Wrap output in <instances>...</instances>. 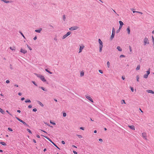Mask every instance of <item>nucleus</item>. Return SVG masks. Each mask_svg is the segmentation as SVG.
<instances>
[{
  "label": "nucleus",
  "mask_w": 154,
  "mask_h": 154,
  "mask_svg": "<svg viewBox=\"0 0 154 154\" xmlns=\"http://www.w3.org/2000/svg\"><path fill=\"white\" fill-rule=\"evenodd\" d=\"M35 74L38 78L40 79L43 82H46V80L44 76L42 75L38 74L37 73H35Z\"/></svg>",
  "instance_id": "obj_1"
},
{
  "label": "nucleus",
  "mask_w": 154,
  "mask_h": 154,
  "mask_svg": "<svg viewBox=\"0 0 154 154\" xmlns=\"http://www.w3.org/2000/svg\"><path fill=\"white\" fill-rule=\"evenodd\" d=\"M98 42L99 44V52H101L102 51V49L103 47V42L100 39H98Z\"/></svg>",
  "instance_id": "obj_2"
},
{
  "label": "nucleus",
  "mask_w": 154,
  "mask_h": 154,
  "mask_svg": "<svg viewBox=\"0 0 154 154\" xmlns=\"http://www.w3.org/2000/svg\"><path fill=\"white\" fill-rule=\"evenodd\" d=\"M119 23L120 24V26L119 29L117 31V33H118L122 28V26L123 25V23L121 21H119Z\"/></svg>",
  "instance_id": "obj_3"
},
{
  "label": "nucleus",
  "mask_w": 154,
  "mask_h": 154,
  "mask_svg": "<svg viewBox=\"0 0 154 154\" xmlns=\"http://www.w3.org/2000/svg\"><path fill=\"white\" fill-rule=\"evenodd\" d=\"M41 136L45 137V138H46L48 140H49L50 142H51L54 146H57V145L51 140L50 138L46 136H44L43 135H41Z\"/></svg>",
  "instance_id": "obj_4"
},
{
  "label": "nucleus",
  "mask_w": 154,
  "mask_h": 154,
  "mask_svg": "<svg viewBox=\"0 0 154 154\" xmlns=\"http://www.w3.org/2000/svg\"><path fill=\"white\" fill-rule=\"evenodd\" d=\"M144 45H146V44H149V42L148 38L145 37L144 39Z\"/></svg>",
  "instance_id": "obj_5"
},
{
  "label": "nucleus",
  "mask_w": 154,
  "mask_h": 154,
  "mask_svg": "<svg viewBox=\"0 0 154 154\" xmlns=\"http://www.w3.org/2000/svg\"><path fill=\"white\" fill-rule=\"evenodd\" d=\"M150 73V69H149L148 71H146V73L145 74L144 76L143 77L145 79L148 78L149 75Z\"/></svg>",
  "instance_id": "obj_6"
},
{
  "label": "nucleus",
  "mask_w": 154,
  "mask_h": 154,
  "mask_svg": "<svg viewBox=\"0 0 154 154\" xmlns=\"http://www.w3.org/2000/svg\"><path fill=\"white\" fill-rule=\"evenodd\" d=\"M71 34V32H68L66 34L63 35L62 37V39H65L66 37H67L69 35Z\"/></svg>",
  "instance_id": "obj_7"
},
{
  "label": "nucleus",
  "mask_w": 154,
  "mask_h": 154,
  "mask_svg": "<svg viewBox=\"0 0 154 154\" xmlns=\"http://www.w3.org/2000/svg\"><path fill=\"white\" fill-rule=\"evenodd\" d=\"M79 28V27L77 26H72L69 28V29L70 30H74L78 29Z\"/></svg>",
  "instance_id": "obj_8"
},
{
  "label": "nucleus",
  "mask_w": 154,
  "mask_h": 154,
  "mask_svg": "<svg viewBox=\"0 0 154 154\" xmlns=\"http://www.w3.org/2000/svg\"><path fill=\"white\" fill-rule=\"evenodd\" d=\"M85 48V46L82 44L80 45V48L79 49V53H81L82 51V50Z\"/></svg>",
  "instance_id": "obj_9"
},
{
  "label": "nucleus",
  "mask_w": 154,
  "mask_h": 154,
  "mask_svg": "<svg viewBox=\"0 0 154 154\" xmlns=\"http://www.w3.org/2000/svg\"><path fill=\"white\" fill-rule=\"evenodd\" d=\"M85 97L87 99L89 100L91 102H93V99L90 97L89 96H88L87 95H85Z\"/></svg>",
  "instance_id": "obj_10"
},
{
  "label": "nucleus",
  "mask_w": 154,
  "mask_h": 154,
  "mask_svg": "<svg viewBox=\"0 0 154 154\" xmlns=\"http://www.w3.org/2000/svg\"><path fill=\"white\" fill-rule=\"evenodd\" d=\"M142 136L143 137L145 140H147L146 135V133L143 132V133H142Z\"/></svg>",
  "instance_id": "obj_11"
},
{
  "label": "nucleus",
  "mask_w": 154,
  "mask_h": 154,
  "mask_svg": "<svg viewBox=\"0 0 154 154\" xmlns=\"http://www.w3.org/2000/svg\"><path fill=\"white\" fill-rule=\"evenodd\" d=\"M20 52L23 53L24 54H25L26 53V52H27V51L25 49H23L21 48L20 50Z\"/></svg>",
  "instance_id": "obj_12"
},
{
  "label": "nucleus",
  "mask_w": 154,
  "mask_h": 154,
  "mask_svg": "<svg viewBox=\"0 0 154 154\" xmlns=\"http://www.w3.org/2000/svg\"><path fill=\"white\" fill-rule=\"evenodd\" d=\"M127 33L128 34H130V27L129 26H128L127 28Z\"/></svg>",
  "instance_id": "obj_13"
},
{
  "label": "nucleus",
  "mask_w": 154,
  "mask_h": 154,
  "mask_svg": "<svg viewBox=\"0 0 154 154\" xmlns=\"http://www.w3.org/2000/svg\"><path fill=\"white\" fill-rule=\"evenodd\" d=\"M146 92L148 93H151L152 94H154V92L153 91L151 90H146Z\"/></svg>",
  "instance_id": "obj_14"
},
{
  "label": "nucleus",
  "mask_w": 154,
  "mask_h": 154,
  "mask_svg": "<svg viewBox=\"0 0 154 154\" xmlns=\"http://www.w3.org/2000/svg\"><path fill=\"white\" fill-rule=\"evenodd\" d=\"M128 127L132 130H135V127L134 125H128Z\"/></svg>",
  "instance_id": "obj_15"
},
{
  "label": "nucleus",
  "mask_w": 154,
  "mask_h": 154,
  "mask_svg": "<svg viewBox=\"0 0 154 154\" xmlns=\"http://www.w3.org/2000/svg\"><path fill=\"white\" fill-rule=\"evenodd\" d=\"M1 1L4 2L5 3H9L10 2H12V1H7V0H1Z\"/></svg>",
  "instance_id": "obj_16"
},
{
  "label": "nucleus",
  "mask_w": 154,
  "mask_h": 154,
  "mask_svg": "<svg viewBox=\"0 0 154 154\" xmlns=\"http://www.w3.org/2000/svg\"><path fill=\"white\" fill-rule=\"evenodd\" d=\"M42 30V28H40L39 29L35 30V31L37 32L40 33L41 32V31Z\"/></svg>",
  "instance_id": "obj_17"
},
{
  "label": "nucleus",
  "mask_w": 154,
  "mask_h": 154,
  "mask_svg": "<svg viewBox=\"0 0 154 154\" xmlns=\"http://www.w3.org/2000/svg\"><path fill=\"white\" fill-rule=\"evenodd\" d=\"M115 35V33H113V32H112V35L110 37V39L111 40H112L113 39V38H114Z\"/></svg>",
  "instance_id": "obj_18"
},
{
  "label": "nucleus",
  "mask_w": 154,
  "mask_h": 154,
  "mask_svg": "<svg viewBox=\"0 0 154 154\" xmlns=\"http://www.w3.org/2000/svg\"><path fill=\"white\" fill-rule=\"evenodd\" d=\"M0 112L3 114H5V112L1 108H0Z\"/></svg>",
  "instance_id": "obj_19"
},
{
  "label": "nucleus",
  "mask_w": 154,
  "mask_h": 154,
  "mask_svg": "<svg viewBox=\"0 0 154 154\" xmlns=\"http://www.w3.org/2000/svg\"><path fill=\"white\" fill-rule=\"evenodd\" d=\"M39 88H40L42 89L44 91H47V89H45V88H44V87H39Z\"/></svg>",
  "instance_id": "obj_20"
},
{
  "label": "nucleus",
  "mask_w": 154,
  "mask_h": 154,
  "mask_svg": "<svg viewBox=\"0 0 154 154\" xmlns=\"http://www.w3.org/2000/svg\"><path fill=\"white\" fill-rule=\"evenodd\" d=\"M117 49L120 51H122V49L119 46H117Z\"/></svg>",
  "instance_id": "obj_21"
},
{
  "label": "nucleus",
  "mask_w": 154,
  "mask_h": 154,
  "mask_svg": "<svg viewBox=\"0 0 154 154\" xmlns=\"http://www.w3.org/2000/svg\"><path fill=\"white\" fill-rule=\"evenodd\" d=\"M45 70L47 72H48V73H49L50 74H52V72H50L49 70H48V69H45Z\"/></svg>",
  "instance_id": "obj_22"
},
{
  "label": "nucleus",
  "mask_w": 154,
  "mask_h": 154,
  "mask_svg": "<svg viewBox=\"0 0 154 154\" xmlns=\"http://www.w3.org/2000/svg\"><path fill=\"white\" fill-rule=\"evenodd\" d=\"M38 103L42 107H43L44 106V105L40 101H38Z\"/></svg>",
  "instance_id": "obj_23"
},
{
  "label": "nucleus",
  "mask_w": 154,
  "mask_h": 154,
  "mask_svg": "<svg viewBox=\"0 0 154 154\" xmlns=\"http://www.w3.org/2000/svg\"><path fill=\"white\" fill-rule=\"evenodd\" d=\"M0 143L3 146H6V144L5 143L3 142H0Z\"/></svg>",
  "instance_id": "obj_24"
},
{
  "label": "nucleus",
  "mask_w": 154,
  "mask_h": 154,
  "mask_svg": "<svg viewBox=\"0 0 154 154\" xmlns=\"http://www.w3.org/2000/svg\"><path fill=\"white\" fill-rule=\"evenodd\" d=\"M84 72L83 71L81 72L80 73V76L81 77L83 76L84 75Z\"/></svg>",
  "instance_id": "obj_25"
},
{
  "label": "nucleus",
  "mask_w": 154,
  "mask_h": 154,
  "mask_svg": "<svg viewBox=\"0 0 154 154\" xmlns=\"http://www.w3.org/2000/svg\"><path fill=\"white\" fill-rule=\"evenodd\" d=\"M107 67L108 68H109L110 67V63L109 61H107Z\"/></svg>",
  "instance_id": "obj_26"
},
{
  "label": "nucleus",
  "mask_w": 154,
  "mask_h": 154,
  "mask_svg": "<svg viewBox=\"0 0 154 154\" xmlns=\"http://www.w3.org/2000/svg\"><path fill=\"white\" fill-rule=\"evenodd\" d=\"M17 119L21 122H23V121L17 117H16Z\"/></svg>",
  "instance_id": "obj_27"
},
{
  "label": "nucleus",
  "mask_w": 154,
  "mask_h": 154,
  "mask_svg": "<svg viewBox=\"0 0 154 154\" xmlns=\"http://www.w3.org/2000/svg\"><path fill=\"white\" fill-rule=\"evenodd\" d=\"M22 122L24 125H26V126H28V127H29V126L27 124L24 122L23 121V122Z\"/></svg>",
  "instance_id": "obj_28"
},
{
  "label": "nucleus",
  "mask_w": 154,
  "mask_h": 154,
  "mask_svg": "<svg viewBox=\"0 0 154 154\" xmlns=\"http://www.w3.org/2000/svg\"><path fill=\"white\" fill-rule=\"evenodd\" d=\"M136 79H137V81L138 82L139 81V77L138 75H137L136 76Z\"/></svg>",
  "instance_id": "obj_29"
},
{
  "label": "nucleus",
  "mask_w": 154,
  "mask_h": 154,
  "mask_svg": "<svg viewBox=\"0 0 154 154\" xmlns=\"http://www.w3.org/2000/svg\"><path fill=\"white\" fill-rule=\"evenodd\" d=\"M140 69V66L139 65H138L136 68V70H139Z\"/></svg>",
  "instance_id": "obj_30"
},
{
  "label": "nucleus",
  "mask_w": 154,
  "mask_h": 154,
  "mask_svg": "<svg viewBox=\"0 0 154 154\" xmlns=\"http://www.w3.org/2000/svg\"><path fill=\"white\" fill-rule=\"evenodd\" d=\"M26 103H30L31 100H26L25 101Z\"/></svg>",
  "instance_id": "obj_31"
},
{
  "label": "nucleus",
  "mask_w": 154,
  "mask_h": 154,
  "mask_svg": "<svg viewBox=\"0 0 154 154\" xmlns=\"http://www.w3.org/2000/svg\"><path fill=\"white\" fill-rule=\"evenodd\" d=\"M66 18L65 15H64L63 16V19L64 21H65Z\"/></svg>",
  "instance_id": "obj_32"
},
{
  "label": "nucleus",
  "mask_w": 154,
  "mask_h": 154,
  "mask_svg": "<svg viewBox=\"0 0 154 154\" xmlns=\"http://www.w3.org/2000/svg\"><path fill=\"white\" fill-rule=\"evenodd\" d=\"M50 123H51V124H52L53 125H56V123L54 122H52L51 121H50Z\"/></svg>",
  "instance_id": "obj_33"
},
{
  "label": "nucleus",
  "mask_w": 154,
  "mask_h": 154,
  "mask_svg": "<svg viewBox=\"0 0 154 154\" xmlns=\"http://www.w3.org/2000/svg\"><path fill=\"white\" fill-rule=\"evenodd\" d=\"M26 130L29 133H31V134L32 133V132L29 129L27 128V129Z\"/></svg>",
  "instance_id": "obj_34"
},
{
  "label": "nucleus",
  "mask_w": 154,
  "mask_h": 154,
  "mask_svg": "<svg viewBox=\"0 0 154 154\" xmlns=\"http://www.w3.org/2000/svg\"><path fill=\"white\" fill-rule=\"evenodd\" d=\"M32 82L36 86H37V84L35 83V82L34 81H32Z\"/></svg>",
  "instance_id": "obj_35"
},
{
  "label": "nucleus",
  "mask_w": 154,
  "mask_h": 154,
  "mask_svg": "<svg viewBox=\"0 0 154 154\" xmlns=\"http://www.w3.org/2000/svg\"><path fill=\"white\" fill-rule=\"evenodd\" d=\"M152 40L153 44H154V38L153 36H152Z\"/></svg>",
  "instance_id": "obj_36"
},
{
  "label": "nucleus",
  "mask_w": 154,
  "mask_h": 154,
  "mask_svg": "<svg viewBox=\"0 0 154 154\" xmlns=\"http://www.w3.org/2000/svg\"><path fill=\"white\" fill-rule=\"evenodd\" d=\"M20 34H21V35L23 36V37L24 38H25V37L23 35V33L20 31Z\"/></svg>",
  "instance_id": "obj_37"
},
{
  "label": "nucleus",
  "mask_w": 154,
  "mask_h": 154,
  "mask_svg": "<svg viewBox=\"0 0 154 154\" xmlns=\"http://www.w3.org/2000/svg\"><path fill=\"white\" fill-rule=\"evenodd\" d=\"M112 32H113V33H115V29L114 27H113L112 29Z\"/></svg>",
  "instance_id": "obj_38"
},
{
  "label": "nucleus",
  "mask_w": 154,
  "mask_h": 154,
  "mask_svg": "<svg viewBox=\"0 0 154 154\" xmlns=\"http://www.w3.org/2000/svg\"><path fill=\"white\" fill-rule=\"evenodd\" d=\"M63 117H65L66 116V113L64 112L63 113Z\"/></svg>",
  "instance_id": "obj_39"
},
{
  "label": "nucleus",
  "mask_w": 154,
  "mask_h": 154,
  "mask_svg": "<svg viewBox=\"0 0 154 154\" xmlns=\"http://www.w3.org/2000/svg\"><path fill=\"white\" fill-rule=\"evenodd\" d=\"M27 47L29 48V49L30 50H32V48L30 47L28 45H27Z\"/></svg>",
  "instance_id": "obj_40"
},
{
  "label": "nucleus",
  "mask_w": 154,
  "mask_h": 154,
  "mask_svg": "<svg viewBox=\"0 0 154 154\" xmlns=\"http://www.w3.org/2000/svg\"><path fill=\"white\" fill-rule=\"evenodd\" d=\"M76 136H77L79 138H81L82 137V136L81 135L77 134Z\"/></svg>",
  "instance_id": "obj_41"
},
{
  "label": "nucleus",
  "mask_w": 154,
  "mask_h": 154,
  "mask_svg": "<svg viewBox=\"0 0 154 154\" xmlns=\"http://www.w3.org/2000/svg\"><path fill=\"white\" fill-rule=\"evenodd\" d=\"M10 48L12 51H15V48H13L11 47H10Z\"/></svg>",
  "instance_id": "obj_42"
},
{
  "label": "nucleus",
  "mask_w": 154,
  "mask_h": 154,
  "mask_svg": "<svg viewBox=\"0 0 154 154\" xmlns=\"http://www.w3.org/2000/svg\"><path fill=\"white\" fill-rule=\"evenodd\" d=\"M8 129L10 131H13L12 129L11 128H8Z\"/></svg>",
  "instance_id": "obj_43"
},
{
  "label": "nucleus",
  "mask_w": 154,
  "mask_h": 154,
  "mask_svg": "<svg viewBox=\"0 0 154 154\" xmlns=\"http://www.w3.org/2000/svg\"><path fill=\"white\" fill-rule=\"evenodd\" d=\"M32 111L33 112H36L37 111V109L36 108H34L32 109Z\"/></svg>",
  "instance_id": "obj_44"
},
{
  "label": "nucleus",
  "mask_w": 154,
  "mask_h": 154,
  "mask_svg": "<svg viewBox=\"0 0 154 154\" xmlns=\"http://www.w3.org/2000/svg\"><path fill=\"white\" fill-rule=\"evenodd\" d=\"M6 112L9 114L11 116H12V115L9 112V111H8V110H6Z\"/></svg>",
  "instance_id": "obj_45"
},
{
  "label": "nucleus",
  "mask_w": 154,
  "mask_h": 154,
  "mask_svg": "<svg viewBox=\"0 0 154 154\" xmlns=\"http://www.w3.org/2000/svg\"><path fill=\"white\" fill-rule=\"evenodd\" d=\"M125 57V56L123 55H121L120 56V58H121V57Z\"/></svg>",
  "instance_id": "obj_46"
},
{
  "label": "nucleus",
  "mask_w": 154,
  "mask_h": 154,
  "mask_svg": "<svg viewBox=\"0 0 154 154\" xmlns=\"http://www.w3.org/2000/svg\"><path fill=\"white\" fill-rule=\"evenodd\" d=\"M99 72L101 74H102L103 73V71L101 70H99Z\"/></svg>",
  "instance_id": "obj_47"
},
{
  "label": "nucleus",
  "mask_w": 154,
  "mask_h": 154,
  "mask_svg": "<svg viewBox=\"0 0 154 154\" xmlns=\"http://www.w3.org/2000/svg\"><path fill=\"white\" fill-rule=\"evenodd\" d=\"M131 91L133 92H134V89L132 87H131Z\"/></svg>",
  "instance_id": "obj_48"
},
{
  "label": "nucleus",
  "mask_w": 154,
  "mask_h": 154,
  "mask_svg": "<svg viewBox=\"0 0 154 154\" xmlns=\"http://www.w3.org/2000/svg\"><path fill=\"white\" fill-rule=\"evenodd\" d=\"M129 48L130 51L131 52L132 51V48H131V47L130 46H129Z\"/></svg>",
  "instance_id": "obj_49"
},
{
  "label": "nucleus",
  "mask_w": 154,
  "mask_h": 154,
  "mask_svg": "<svg viewBox=\"0 0 154 154\" xmlns=\"http://www.w3.org/2000/svg\"><path fill=\"white\" fill-rule=\"evenodd\" d=\"M7 83H9L10 82V81L9 80H7L6 82Z\"/></svg>",
  "instance_id": "obj_50"
},
{
  "label": "nucleus",
  "mask_w": 154,
  "mask_h": 154,
  "mask_svg": "<svg viewBox=\"0 0 154 154\" xmlns=\"http://www.w3.org/2000/svg\"><path fill=\"white\" fill-rule=\"evenodd\" d=\"M73 152L74 154H77V152L75 151H73Z\"/></svg>",
  "instance_id": "obj_51"
},
{
  "label": "nucleus",
  "mask_w": 154,
  "mask_h": 154,
  "mask_svg": "<svg viewBox=\"0 0 154 154\" xmlns=\"http://www.w3.org/2000/svg\"><path fill=\"white\" fill-rule=\"evenodd\" d=\"M99 140L100 141V142H103V140L101 139H99Z\"/></svg>",
  "instance_id": "obj_52"
},
{
  "label": "nucleus",
  "mask_w": 154,
  "mask_h": 154,
  "mask_svg": "<svg viewBox=\"0 0 154 154\" xmlns=\"http://www.w3.org/2000/svg\"><path fill=\"white\" fill-rule=\"evenodd\" d=\"M61 143H62L63 144H65V142L63 141V140H62V141H61Z\"/></svg>",
  "instance_id": "obj_53"
},
{
  "label": "nucleus",
  "mask_w": 154,
  "mask_h": 154,
  "mask_svg": "<svg viewBox=\"0 0 154 154\" xmlns=\"http://www.w3.org/2000/svg\"><path fill=\"white\" fill-rule=\"evenodd\" d=\"M80 129H81V130H84V128L83 127H81L80 128Z\"/></svg>",
  "instance_id": "obj_54"
},
{
  "label": "nucleus",
  "mask_w": 154,
  "mask_h": 154,
  "mask_svg": "<svg viewBox=\"0 0 154 154\" xmlns=\"http://www.w3.org/2000/svg\"><path fill=\"white\" fill-rule=\"evenodd\" d=\"M28 107L29 108H31L32 107V106L31 105H29L28 106Z\"/></svg>",
  "instance_id": "obj_55"
},
{
  "label": "nucleus",
  "mask_w": 154,
  "mask_h": 154,
  "mask_svg": "<svg viewBox=\"0 0 154 154\" xmlns=\"http://www.w3.org/2000/svg\"><path fill=\"white\" fill-rule=\"evenodd\" d=\"M36 137L38 138H40V137L39 136V135H38V134H37L36 135Z\"/></svg>",
  "instance_id": "obj_56"
},
{
  "label": "nucleus",
  "mask_w": 154,
  "mask_h": 154,
  "mask_svg": "<svg viewBox=\"0 0 154 154\" xmlns=\"http://www.w3.org/2000/svg\"><path fill=\"white\" fill-rule=\"evenodd\" d=\"M37 39V37L36 36H35V37L34 38H33V39L34 40H36Z\"/></svg>",
  "instance_id": "obj_57"
},
{
  "label": "nucleus",
  "mask_w": 154,
  "mask_h": 154,
  "mask_svg": "<svg viewBox=\"0 0 154 154\" xmlns=\"http://www.w3.org/2000/svg\"><path fill=\"white\" fill-rule=\"evenodd\" d=\"M122 79H123V80H124L125 79V77H124V76H122Z\"/></svg>",
  "instance_id": "obj_58"
},
{
  "label": "nucleus",
  "mask_w": 154,
  "mask_h": 154,
  "mask_svg": "<svg viewBox=\"0 0 154 154\" xmlns=\"http://www.w3.org/2000/svg\"><path fill=\"white\" fill-rule=\"evenodd\" d=\"M18 94V95L19 96H21L22 95V94L20 92Z\"/></svg>",
  "instance_id": "obj_59"
},
{
  "label": "nucleus",
  "mask_w": 154,
  "mask_h": 154,
  "mask_svg": "<svg viewBox=\"0 0 154 154\" xmlns=\"http://www.w3.org/2000/svg\"><path fill=\"white\" fill-rule=\"evenodd\" d=\"M33 142H34V143H36V141L35 140H34V139H33Z\"/></svg>",
  "instance_id": "obj_60"
},
{
  "label": "nucleus",
  "mask_w": 154,
  "mask_h": 154,
  "mask_svg": "<svg viewBox=\"0 0 154 154\" xmlns=\"http://www.w3.org/2000/svg\"><path fill=\"white\" fill-rule=\"evenodd\" d=\"M25 99V98L24 97H22L21 99V100H23Z\"/></svg>",
  "instance_id": "obj_61"
},
{
  "label": "nucleus",
  "mask_w": 154,
  "mask_h": 154,
  "mask_svg": "<svg viewBox=\"0 0 154 154\" xmlns=\"http://www.w3.org/2000/svg\"><path fill=\"white\" fill-rule=\"evenodd\" d=\"M54 40L55 41H57V38H54Z\"/></svg>",
  "instance_id": "obj_62"
},
{
  "label": "nucleus",
  "mask_w": 154,
  "mask_h": 154,
  "mask_svg": "<svg viewBox=\"0 0 154 154\" xmlns=\"http://www.w3.org/2000/svg\"><path fill=\"white\" fill-rule=\"evenodd\" d=\"M137 13H139V14H142L143 13L139 11L138 12H137Z\"/></svg>",
  "instance_id": "obj_63"
},
{
  "label": "nucleus",
  "mask_w": 154,
  "mask_h": 154,
  "mask_svg": "<svg viewBox=\"0 0 154 154\" xmlns=\"http://www.w3.org/2000/svg\"><path fill=\"white\" fill-rule=\"evenodd\" d=\"M17 112H19V113H20V112H21V111L20 110H17Z\"/></svg>",
  "instance_id": "obj_64"
}]
</instances>
